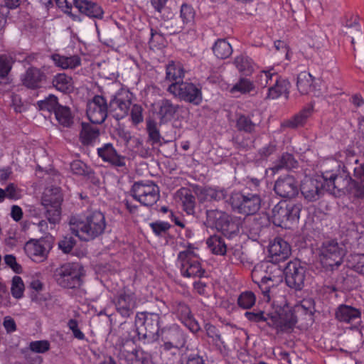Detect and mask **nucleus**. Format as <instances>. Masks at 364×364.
I'll list each match as a JSON object with an SVG mask.
<instances>
[{
	"mask_svg": "<svg viewBox=\"0 0 364 364\" xmlns=\"http://www.w3.org/2000/svg\"><path fill=\"white\" fill-rule=\"evenodd\" d=\"M106 225L104 214L97 210L87 215H72L69 219L70 232L82 241H90L100 236Z\"/></svg>",
	"mask_w": 364,
	"mask_h": 364,
	"instance_id": "obj_1",
	"label": "nucleus"
},
{
	"mask_svg": "<svg viewBox=\"0 0 364 364\" xmlns=\"http://www.w3.org/2000/svg\"><path fill=\"white\" fill-rule=\"evenodd\" d=\"M338 170H334V172H326L325 178L330 180L328 188L338 191H343L348 193L352 197L357 199L364 198V181L360 183L356 182L351 178L350 173L346 171L338 173Z\"/></svg>",
	"mask_w": 364,
	"mask_h": 364,
	"instance_id": "obj_2",
	"label": "nucleus"
},
{
	"mask_svg": "<svg viewBox=\"0 0 364 364\" xmlns=\"http://www.w3.org/2000/svg\"><path fill=\"white\" fill-rule=\"evenodd\" d=\"M282 270L274 264L269 262H262L254 267L252 271V278L255 283L257 284L262 289L264 299L266 301H270L269 287L270 285L262 287V285L267 284L268 282H278L280 280Z\"/></svg>",
	"mask_w": 364,
	"mask_h": 364,
	"instance_id": "obj_3",
	"label": "nucleus"
},
{
	"mask_svg": "<svg viewBox=\"0 0 364 364\" xmlns=\"http://www.w3.org/2000/svg\"><path fill=\"white\" fill-rule=\"evenodd\" d=\"M197 249L189 244L185 250L179 252L177 257L178 265L181 274L185 277H202L205 269L201 265Z\"/></svg>",
	"mask_w": 364,
	"mask_h": 364,
	"instance_id": "obj_4",
	"label": "nucleus"
},
{
	"mask_svg": "<svg viewBox=\"0 0 364 364\" xmlns=\"http://www.w3.org/2000/svg\"><path fill=\"white\" fill-rule=\"evenodd\" d=\"M258 81L261 86L269 87L267 95L269 99L274 100L283 95H289L290 82L273 68L262 70L258 77Z\"/></svg>",
	"mask_w": 364,
	"mask_h": 364,
	"instance_id": "obj_5",
	"label": "nucleus"
},
{
	"mask_svg": "<svg viewBox=\"0 0 364 364\" xmlns=\"http://www.w3.org/2000/svg\"><path fill=\"white\" fill-rule=\"evenodd\" d=\"M206 216L208 224L227 237H232L239 232L240 220L237 217L232 218L228 213L216 209L207 210Z\"/></svg>",
	"mask_w": 364,
	"mask_h": 364,
	"instance_id": "obj_6",
	"label": "nucleus"
},
{
	"mask_svg": "<svg viewBox=\"0 0 364 364\" xmlns=\"http://www.w3.org/2000/svg\"><path fill=\"white\" fill-rule=\"evenodd\" d=\"M261 203L260 196L252 193L234 192L230 198L232 210L245 215L256 214L260 209Z\"/></svg>",
	"mask_w": 364,
	"mask_h": 364,
	"instance_id": "obj_7",
	"label": "nucleus"
},
{
	"mask_svg": "<svg viewBox=\"0 0 364 364\" xmlns=\"http://www.w3.org/2000/svg\"><path fill=\"white\" fill-rule=\"evenodd\" d=\"M326 172H334V170L323 169L321 176L316 178H306L301 183V191L304 198L309 201H316L320 198L324 191L334 193V190L328 188V181L325 178Z\"/></svg>",
	"mask_w": 364,
	"mask_h": 364,
	"instance_id": "obj_8",
	"label": "nucleus"
},
{
	"mask_svg": "<svg viewBox=\"0 0 364 364\" xmlns=\"http://www.w3.org/2000/svg\"><path fill=\"white\" fill-rule=\"evenodd\" d=\"M344 255L345 250L335 240L326 241L319 248L318 259L326 269L332 270L340 266Z\"/></svg>",
	"mask_w": 364,
	"mask_h": 364,
	"instance_id": "obj_9",
	"label": "nucleus"
},
{
	"mask_svg": "<svg viewBox=\"0 0 364 364\" xmlns=\"http://www.w3.org/2000/svg\"><path fill=\"white\" fill-rule=\"evenodd\" d=\"M167 91L175 97L196 105L202 102V91L200 85L190 82H176L168 86Z\"/></svg>",
	"mask_w": 364,
	"mask_h": 364,
	"instance_id": "obj_10",
	"label": "nucleus"
},
{
	"mask_svg": "<svg viewBox=\"0 0 364 364\" xmlns=\"http://www.w3.org/2000/svg\"><path fill=\"white\" fill-rule=\"evenodd\" d=\"M63 196L59 188L48 189L43 193L41 203L46 210V217L51 225L60 220V205Z\"/></svg>",
	"mask_w": 364,
	"mask_h": 364,
	"instance_id": "obj_11",
	"label": "nucleus"
},
{
	"mask_svg": "<svg viewBox=\"0 0 364 364\" xmlns=\"http://www.w3.org/2000/svg\"><path fill=\"white\" fill-rule=\"evenodd\" d=\"M83 267L78 263H68L58 270L57 282L64 288L73 289L82 284Z\"/></svg>",
	"mask_w": 364,
	"mask_h": 364,
	"instance_id": "obj_12",
	"label": "nucleus"
},
{
	"mask_svg": "<svg viewBox=\"0 0 364 364\" xmlns=\"http://www.w3.org/2000/svg\"><path fill=\"white\" fill-rule=\"evenodd\" d=\"M132 196L144 206H151L159 199V188L152 181L136 182L132 188Z\"/></svg>",
	"mask_w": 364,
	"mask_h": 364,
	"instance_id": "obj_13",
	"label": "nucleus"
},
{
	"mask_svg": "<svg viewBox=\"0 0 364 364\" xmlns=\"http://www.w3.org/2000/svg\"><path fill=\"white\" fill-rule=\"evenodd\" d=\"M287 284L296 290H301L306 279V268L299 261L295 260L288 263L285 269Z\"/></svg>",
	"mask_w": 364,
	"mask_h": 364,
	"instance_id": "obj_14",
	"label": "nucleus"
},
{
	"mask_svg": "<svg viewBox=\"0 0 364 364\" xmlns=\"http://www.w3.org/2000/svg\"><path fill=\"white\" fill-rule=\"evenodd\" d=\"M131 106L130 94L127 90H121L110 100L109 112L117 120H120L128 115Z\"/></svg>",
	"mask_w": 364,
	"mask_h": 364,
	"instance_id": "obj_15",
	"label": "nucleus"
},
{
	"mask_svg": "<svg viewBox=\"0 0 364 364\" xmlns=\"http://www.w3.org/2000/svg\"><path fill=\"white\" fill-rule=\"evenodd\" d=\"M113 303L117 311L124 318L133 314L136 306L135 294L130 289H124L114 298Z\"/></svg>",
	"mask_w": 364,
	"mask_h": 364,
	"instance_id": "obj_16",
	"label": "nucleus"
},
{
	"mask_svg": "<svg viewBox=\"0 0 364 364\" xmlns=\"http://www.w3.org/2000/svg\"><path fill=\"white\" fill-rule=\"evenodd\" d=\"M107 100L100 95H96L87 103V116L92 124H101L107 117Z\"/></svg>",
	"mask_w": 364,
	"mask_h": 364,
	"instance_id": "obj_17",
	"label": "nucleus"
},
{
	"mask_svg": "<svg viewBox=\"0 0 364 364\" xmlns=\"http://www.w3.org/2000/svg\"><path fill=\"white\" fill-rule=\"evenodd\" d=\"M52 248L50 240L46 239L31 240L27 242L24 247L26 255L34 262H39L47 258Z\"/></svg>",
	"mask_w": 364,
	"mask_h": 364,
	"instance_id": "obj_18",
	"label": "nucleus"
},
{
	"mask_svg": "<svg viewBox=\"0 0 364 364\" xmlns=\"http://www.w3.org/2000/svg\"><path fill=\"white\" fill-rule=\"evenodd\" d=\"M297 322L294 314L291 311L281 314H272L267 316V323L275 328L277 332H288L291 331Z\"/></svg>",
	"mask_w": 364,
	"mask_h": 364,
	"instance_id": "obj_19",
	"label": "nucleus"
},
{
	"mask_svg": "<svg viewBox=\"0 0 364 364\" xmlns=\"http://www.w3.org/2000/svg\"><path fill=\"white\" fill-rule=\"evenodd\" d=\"M173 313L178 318L193 332L196 333L200 330L198 323L193 318L189 306L183 302L175 301L173 304Z\"/></svg>",
	"mask_w": 364,
	"mask_h": 364,
	"instance_id": "obj_20",
	"label": "nucleus"
},
{
	"mask_svg": "<svg viewBox=\"0 0 364 364\" xmlns=\"http://www.w3.org/2000/svg\"><path fill=\"white\" fill-rule=\"evenodd\" d=\"M156 338L160 339L161 343L176 345H185L186 342L184 333L176 323H172L161 328Z\"/></svg>",
	"mask_w": 364,
	"mask_h": 364,
	"instance_id": "obj_21",
	"label": "nucleus"
},
{
	"mask_svg": "<svg viewBox=\"0 0 364 364\" xmlns=\"http://www.w3.org/2000/svg\"><path fill=\"white\" fill-rule=\"evenodd\" d=\"M271 264L279 263L287 259L291 254V248L287 242L280 237L275 238L269 247Z\"/></svg>",
	"mask_w": 364,
	"mask_h": 364,
	"instance_id": "obj_22",
	"label": "nucleus"
},
{
	"mask_svg": "<svg viewBox=\"0 0 364 364\" xmlns=\"http://www.w3.org/2000/svg\"><path fill=\"white\" fill-rule=\"evenodd\" d=\"M274 190L282 198H291L297 194L298 185L293 176L287 175L276 181Z\"/></svg>",
	"mask_w": 364,
	"mask_h": 364,
	"instance_id": "obj_23",
	"label": "nucleus"
},
{
	"mask_svg": "<svg viewBox=\"0 0 364 364\" xmlns=\"http://www.w3.org/2000/svg\"><path fill=\"white\" fill-rule=\"evenodd\" d=\"M98 156L105 162L117 167L125 166V157L119 154L113 145L110 143L105 144L97 149Z\"/></svg>",
	"mask_w": 364,
	"mask_h": 364,
	"instance_id": "obj_24",
	"label": "nucleus"
},
{
	"mask_svg": "<svg viewBox=\"0 0 364 364\" xmlns=\"http://www.w3.org/2000/svg\"><path fill=\"white\" fill-rule=\"evenodd\" d=\"M74 6L81 14L91 18H102L104 11L97 3L89 0H73Z\"/></svg>",
	"mask_w": 364,
	"mask_h": 364,
	"instance_id": "obj_25",
	"label": "nucleus"
},
{
	"mask_svg": "<svg viewBox=\"0 0 364 364\" xmlns=\"http://www.w3.org/2000/svg\"><path fill=\"white\" fill-rule=\"evenodd\" d=\"M179 106L167 99H163L156 104V113L161 123L171 121L178 112Z\"/></svg>",
	"mask_w": 364,
	"mask_h": 364,
	"instance_id": "obj_26",
	"label": "nucleus"
},
{
	"mask_svg": "<svg viewBox=\"0 0 364 364\" xmlns=\"http://www.w3.org/2000/svg\"><path fill=\"white\" fill-rule=\"evenodd\" d=\"M46 80V75L40 69L30 68L21 76L23 85L29 89H37Z\"/></svg>",
	"mask_w": 364,
	"mask_h": 364,
	"instance_id": "obj_27",
	"label": "nucleus"
},
{
	"mask_svg": "<svg viewBox=\"0 0 364 364\" xmlns=\"http://www.w3.org/2000/svg\"><path fill=\"white\" fill-rule=\"evenodd\" d=\"M100 130L92 124L82 123V129L80 132V141L83 145L94 146L99 141Z\"/></svg>",
	"mask_w": 364,
	"mask_h": 364,
	"instance_id": "obj_28",
	"label": "nucleus"
},
{
	"mask_svg": "<svg viewBox=\"0 0 364 364\" xmlns=\"http://www.w3.org/2000/svg\"><path fill=\"white\" fill-rule=\"evenodd\" d=\"M342 31L348 38H350V43L353 46L355 44V39L361 40L364 36L357 16L347 19Z\"/></svg>",
	"mask_w": 364,
	"mask_h": 364,
	"instance_id": "obj_29",
	"label": "nucleus"
},
{
	"mask_svg": "<svg viewBox=\"0 0 364 364\" xmlns=\"http://www.w3.org/2000/svg\"><path fill=\"white\" fill-rule=\"evenodd\" d=\"M160 316L158 314L148 313L145 315L143 324L144 326L146 333L144 337L157 338L161 328H159Z\"/></svg>",
	"mask_w": 364,
	"mask_h": 364,
	"instance_id": "obj_30",
	"label": "nucleus"
},
{
	"mask_svg": "<svg viewBox=\"0 0 364 364\" xmlns=\"http://www.w3.org/2000/svg\"><path fill=\"white\" fill-rule=\"evenodd\" d=\"M197 196L200 200H221L227 196V191L224 188L204 187L198 189Z\"/></svg>",
	"mask_w": 364,
	"mask_h": 364,
	"instance_id": "obj_31",
	"label": "nucleus"
},
{
	"mask_svg": "<svg viewBox=\"0 0 364 364\" xmlns=\"http://www.w3.org/2000/svg\"><path fill=\"white\" fill-rule=\"evenodd\" d=\"M51 59L56 66L63 70L74 69L81 63V59L77 55L65 56L55 53L51 55Z\"/></svg>",
	"mask_w": 364,
	"mask_h": 364,
	"instance_id": "obj_32",
	"label": "nucleus"
},
{
	"mask_svg": "<svg viewBox=\"0 0 364 364\" xmlns=\"http://www.w3.org/2000/svg\"><path fill=\"white\" fill-rule=\"evenodd\" d=\"M360 311L354 307L348 305H341L338 308L336 316L338 320L342 322L350 323L360 318Z\"/></svg>",
	"mask_w": 364,
	"mask_h": 364,
	"instance_id": "obj_33",
	"label": "nucleus"
},
{
	"mask_svg": "<svg viewBox=\"0 0 364 364\" xmlns=\"http://www.w3.org/2000/svg\"><path fill=\"white\" fill-rule=\"evenodd\" d=\"M184 346L162 343L159 348L161 358L166 361L167 364H171L178 355L181 348Z\"/></svg>",
	"mask_w": 364,
	"mask_h": 364,
	"instance_id": "obj_34",
	"label": "nucleus"
},
{
	"mask_svg": "<svg viewBox=\"0 0 364 364\" xmlns=\"http://www.w3.org/2000/svg\"><path fill=\"white\" fill-rule=\"evenodd\" d=\"M312 113L313 106L309 105L295 114L292 118L285 122L284 125L293 129L302 127L306 123Z\"/></svg>",
	"mask_w": 364,
	"mask_h": 364,
	"instance_id": "obj_35",
	"label": "nucleus"
},
{
	"mask_svg": "<svg viewBox=\"0 0 364 364\" xmlns=\"http://www.w3.org/2000/svg\"><path fill=\"white\" fill-rule=\"evenodd\" d=\"M185 76L183 65L178 62H170L166 68V80L173 82H181Z\"/></svg>",
	"mask_w": 364,
	"mask_h": 364,
	"instance_id": "obj_36",
	"label": "nucleus"
},
{
	"mask_svg": "<svg viewBox=\"0 0 364 364\" xmlns=\"http://www.w3.org/2000/svg\"><path fill=\"white\" fill-rule=\"evenodd\" d=\"M52 84L54 87L63 93H70L74 88L72 77L65 73L55 75Z\"/></svg>",
	"mask_w": 364,
	"mask_h": 364,
	"instance_id": "obj_37",
	"label": "nucleus"
},
{
	"mask_svg": "<svg viewBox=\"0 0 364 364\" xmlns=\"http://www.w3.org/2000/svg\"><path fill=\"white\" fill-rule=\"evenodd\" d=\"M285 211L284 203H279L273 208L272 218L275 225L285 228H289Z\"/></svg>",
	"mask_w": 364,
	"mask_h": 364,
	"instance_id": "obj_38",
	"label": "nucleus"
},
{
	"mask_svg": "<svg viewBox=\"0 0 364 364\" xmlns=\"http://www.w3.org/2000/svg\"><path fill=\"white\" fill-rule=\"evenodd\" d=\"M210 251L218 255H225L227 252V246L224 240L218 235L210 236L206 241Z\"/></svg>",
	"mask_w": 364,
	"mask_h": 364,
	"instance_id": "obj_39",
	"label": "nucleus"
},
{
	"mask_svg": "<svg viewBox=\"0 0 364 364\" xmlns=\"http://www.w3.org/2000/svg\"><path fill=\"white\" fill-rule=\"evenodd\" d=\"M296 86L301 95L309 93L313 89V77L306 71L301 72L297 76Z\"/></svg>",
	"mask_w": 364,
	"mask_h": 364,
	"instance_id": "obj_40",
	"label": "nucleus"
},
{
	"mask_svg": "<svg viewBox=\"0 0 364 364\" xmlns=\"http://www.w3.org/2000/svg\"><path fill=\"white\" fill-rule=\"evenodd\" d=\"M54 114L57 121L63 127H69L73 124V117L69 107L60 105L55 109Z\"/></svg>",
	"mask_w": 364,
	"mask_h": 364,
	"instance_id": "obj_41",
	"label": "nucleus"
},
{
	"mask_svg": "<svg viewBox=\"0 0 364 364\" xmlns=\"http://www.w3.org/2000/svg\"><path fill=\"white\" fill-rule=\"evenodd\" d=\"M234 64L238 71L245 75H250L255 68V63L248 56L243 55L236 57Z\"/></svg>",
	"mask_w": 364,
	"mask_h": 364,
	"instance_id": "obj_42",
	"label": "nucleus"
},
{
	"mask_svg": "<svg viewBox=\"0 0 364 364\" xmlns=\"http://www.w3.org/2000/svg\"><path fill=\"white\" fill-rule=\"evenodd\" d=\"M213 50L215 55L220 59L228 58L232 53L231 45L225 39H218L215 43Z\"/></svg>",
	"mask_w": 364,
	"mask_h": 364,
	"instance_id": "obj_43",
	"label": "nucleus"
},
{
	"mask_svg": "<svg viewBox=\"0 0 364 364\" xmlns=\"http://www.w3.org/2000/svg\"><path fill=\"white\" fill-rule=\"evenodd\" d=\"M284 203L285 212H287V223L289 228H290V225L298 222L302 206L300 203H294L293 202Z\"/></svg>",
	"mask_w": 364,
	"mask_h": 364,
	"instance_id": "obj_44",
	"label": "nucleus"
},
{
	"mask_svg": "<svg viewBox=\"0 0 364 364\" xmlns=\"http://www.w3.org/2000/svg\"><path fill=\"white\" fill-rule=\"evenodd\" d=\"M184 210L188 214H192L195 208V198L188 189L182 188L178 191Z\"/></svg>",
	"mask_w": 364,
	"mask_h": 364,
	"instance_id": "obj_45",
	"label": "nucleus"
},
{
	"mask_svg": "<svg viewBox=\"0 0 364 364\" xmlns=\"http://www.w3.org/2000/svg\"><path fill=\"white\" fill-rule=\"evenodd\" d=\"M205 328L207 336L208 338H211V341L218 349L221 350L222 349L226 348V345L215 326L212 324L207 323L205 326Z\"/></svg>",
	"mask_w": 364,
	"mask_h": 364,
	"instance_id": "obj_46",
	"label": "nucleus"
},
{
	"mask_svg": "<svg viewBox=\"0 0 364 364\" xmlns=\"http://www.w3.org/2000/svg\"><path fill=\"white\" fill-rule=\"evenodd\" d=\"M255 89L253 82L245 77H241L237 83H235L230 89V92L232 94L240 93L246 94L249 93Z\"/></svg>",
	"mask_w": 364,
	"mask_h": 364,
	"instance_id": "obj_47",
	"label": "nucleus"
},
{
	"mask_svg": "<svg viewBox=\"0 0 364 364\" xmlns=\"http://www.w3.org/2000/svg\"><path fill=\"white\" fill-rule=\"evenodd\" d=\"M296 161L294 156L288 153H284L272 168L274 173L278 172L282 168H291L295 166Z\"/></svg>",
	"mask_w": 364,
	"mask_h": 364,
	"instance_id": "obj_48",
	"label": "nucleus"
},
{
	"mask_svg": "<svg viewBox=\"0 0 364 364\" xmlns=\"http://www.w3.org/2000/svg\"><path fill=\"white\" fill-rule=\"evenodd\" d=\"M236 127L240 131L252 133L256 129L257 124L255 123L250 117L242 114L237 119Z\"/></svg>",
	"mask_w": 364,
	"mask_h": 364,
	"instance_id": "obj_49",
	"label": "nucleus"
},
{
	"mask_svg": "<svg viewBox=\"0 0 364 364\" xmlns=\"http://www.w3.org/2000/svg\"><path fill=\"white\" fill-rule=\"evenodd\" d=\"M196 11L192 6L183 4L180 10V18L183 24L192 25L195 21Z\"/></svg>",
	"mask_w": 364,
	"mask_h": 364,
	"instance_id": "obj_50",
	"label": "nucleus"
},
{
	"mask_svg": "<svg viewBox=\"0 0 364 364\" xmlns=\"http://www.w3.org/2000/svg\"><path fill=\"white\" fill-rule=\"evenodd\" d=\"M256 301V297L252 291L242 292L237 299L239 306L244 309H250L254 306Z\"/></svg>",
	"mask_w": 364,
	"mask_h": 364,
	"instance_id": "obj_51",
	"label": "nucleus"
},
{
	"mask_svg": "<svg viewBox=\"0 0 364 364\" xmlns=\"http://www.w3.org/2000/svg\"><path fill=\"white\" fill-rule=\"evenodd\" d=\"M348 262L350 268L358 273L364 274V254L350 255Z\"/></svg>",
	"mask_w": 364,
	"mask_h": 364,
	"instance_id": "obj_52",
	"label": "nucleus"
},
{
	"mask_svg": "<svg viewBox=\"0 0 364 364\" xmlns=\"http://www.w3.org/2000/svg\"><path fill=\"white\" fill-rule=\"evenodd\" d=\"M11 291L12 296L16 299H20L23 295L24 284L21 277L14 276L12 279Z\"/></svg>",
	"mask_w": 364,
	"mask_h": 364,
	"instance_id": "obj_53",
	"label": "nucleus"
},
{
	"mask_svg": "<svg viewBox=\"0 0 364 364\" xmlns=\"http://www.w3.org/2000/svg\"><path fill=\"white\" fill-rule=\"evenodd\" d=\"M38 107L42 110L53 111L60 106L58 102V98L53 95H50L47 98L38 102Z\"/></svg>",
	"mask_w": 364,
	"mask_h": 364,
	"instance_id": "obj_54",
	"label": "nucleus"
},
{
	"mask_svg": "<svg viewBox=\"0 0 364 364\" xmlns=\"http://www.w3.org/2000/svg\"><path fill=\"white\" fill-rule=\"evenodd\" d=\"M14 59L10 55H2L0 56V78L6 77L10 72Z\"/></svg>",
	"mask_w": 364,
	"mask_h": 364,
	"instance_id": "obj_55",
	"label": "nucleus"
},
{
	"mask_svg": "<svg viewBox=\"0 0 364 364\" xmlns=\"http://www.w3.org/2000/svg\"><path fill=\"white\" fill-rule=\"evenodd\" d=\"M146 130L149 134V139L152 141V144L160 143L161 134L154 122L149 121L147 122Z\"/></svg>",
	"mask_w": 364,
	"mask_h": 364,
	"instance_id": "obj_56",
	"label": "nucleus"
},
{
	"mask_svg": "<svg viewBox=\"0 0 364 364\" xmlns=\"http://www.w3.org/2000/svg\"><path fill=\"white\" fill-rule=\"evenodd\" d=\"M29 349L33 353H44L50 349V343L46 340L31 341Z\"/></svg>",
	"mask_w": 364,
	"mask_h": 364,
	"instance_id": "obj_57",
	"label": "nucleus"
},
{
	"mask_svg": "<svg viewBox=\"0 0 364 364\" xmlns=\"http://www.w3.org/2000/svg\"><path fill=\"white\" fill-rule=\"evenodd\" d=\"M5 191V195L6 198H9L10 200H18L21 198L22 193L21 189H19L17 186H16L14 183H9L6 188Z\"/></svg>",
	"mask_w": 364,
	"mask_h": 364,
	"instance_id": "obj_58",
	"label": "nucleus"
},
{
	"mask_svg": "<svg viewBox=\"0 0 364 364\" xmlns=\"http://www.w3.org/2000/svg\"><path fill=\"white\" fill-rule=\"evenodd\" d=\"M149 226L154 233L157 236L165 234L171 227L168 223L161 221L151 223L149 224Z\"/></svg>",
	"mask_w": 364,
	"mask_h": 364,
	"instance_id": "obj_59",
	"label": "nucleus"
},
{
	"mask_svg": "<svg viewBox=\"0 0 364 364\" xmlns=\"http://www.w3.org/2000/svg\"><path fill=\"white\" fill-rule=\"evenodd\" d=\"M142 112L143 109L141 105L136 104L132 105L131 108V118L134 124H138L143 121Z\"/></svg>",
	"mask_w": 364,
	"mask_h": 364,
	"instance_id": "obj_60",
	"label": "nucleus"
},
{
	"mask_svg": "<svg viewBox=\"0 0 364 364\" xmlns=\"http://www.w3.org/2000/svg\"><path fill=\"white\" fill-rule=\"evenodd\" d=\"M75 244V240L72 237H65L59 242V247L63 252H70Z\"/></svg>",
	"mask_w": 364,
	"mask_h": 364,
	"instance_id": "obj_61",
	"label": "nucleus"
},
{
	"mask_svg": "<svg viewBox=\"0 0 364 364\" xmlns=\"http://www.w3.org/2000/svg\"><path fill=\"white\" fill-rule=\"evenodd\" d=\"M275 356L281 362V364H294L291 361L292 356L295 355L294 353L290 354L285 350L279 349L277 353H274Z\"/></svg>",
	"mask_w": 364,
	"mask_h": 364,
	"instance_id": "obj_62",
	"label": "nucleus"
},
{
	"mask_svg": "<svg viewBox=\"0 0 364 364\" xmlns=\"http://www.w3.org/2000/svg\"><path fill=\"white\" fill-rule=\"evenodd\" d=\"M4 262L14 272L19 273L21 270V267L16 262V257L12 255H6L4 257Z\"/></svg>",
	"mask_w": 364,
	"mask_h": 364,
	"instance_id": "obj_63",
	"label": "nucleus"
},
{
	"mask_svg": "<svg viewBox=\"0 0 364 364\" xmlns=\"http://www.w3.org/2000/svg\"><path fill=\"white\" fill-rule=\"evenodd\" d=\"M181 364H205L203 357L198 354H191L183 358Z\"/></svg>",
	"mask_w": 364,
	"mask_h": 364,
	"instance_id": "obj_64",
	"label": "nucleus"
}]
</instances>
